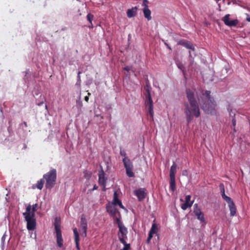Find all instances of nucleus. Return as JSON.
<instances>
[{
	"instance_id": "nucleus-45",
	"label": "nucleus",
	"mask_w": 250,
	"mask_h": 250,
	"mask_svg": "<svg viewBox=\"0 0 250 250\" xmlns=\"http://www.w3.org/2000/svg\"><path fill=\"white\" fill-rule=\"evenodd\" d=\"M247 21H250V17L247 19Z\"/></svg>"
},
{
	"instance_id": "nucleus-30",
	"label": "nucleus",
	"mask_w": 250,
	"mask_h": 250,
	"mask_svg": "<svg viewBox=\"0 0 250 250\" xmlns=\"http://www.w3.org/2000/svg\"><path fill=\"white\" fill-rule=\"evenodd\" d=\"M116 218V222L118 224V227H119V226L121 225H123L124 224H123V223L121 221L120 219L119 218H118L116 216L115 217Z\"/></svg>"
},
{
	"instance_id": "nucleus-5",
	"label": "nucleus",
	"mask_w": 250,
	"mask_h": 250,
	"mask_svg": "<svg viewBox=\"0 0 250 250\" xmlns=\"http://www.w3.org/2000/svg\"><path fill=\"white\" fill-rule=\"evenodd\" d=\"M146 101L145 104L146 107L148 109V111L149 114L150 115L151 117H153L154 112H153V101L152 98L151 97L150 92L148 89H146Z\"/></svg>"
},
{
	"instance_id": "nucleus-21",
	"label": "nucleus",
	"mask_w": 250,
	"mask_h": 250,
	"mask_svg": "<svg viewBox=\"0 0 250 250\" xmlns=\"http://www.w3.org/2000/svg\"><path fill=\"white\" fill-rule=\"evenodd\" d=\"M44 183V180L43 178L42 179H40L37 182V184L36 186H33V188H35V187H36L37 188L39 189H42L43 187V185Z\"/></svg>"
},
{
	"instance_id": "nucleus-15",
	"label": "nucleus",
	"mask_w": 250,
	"mask_h": 250,
	"mask_svg": "<svg viewBox=\"0 0 250 250\" xmlns=\"http://www.w3.org/2000/svg\"><path fill=\"white\" fill-rule=\"evenodd\" d=\"M73 232L74 234V240L76 244V247L78 250H80V247L79 246V234L76 228L73 229Z\"/></svg>"
},
{
	"instance_id": "nucleus-2",
	"label": "nucleus",
	"mask_w": 250,
	"mask_h": 250,
	"mask_svg": "<svg viewBox=\"0 0 250 250\" xmlns=\"http://www.w3.org/2000/svg\"><path fill=\"white\" fill-rule=\"evenodd\" d=\"M31 206L29 205L26 208V211L23 213V215L27 222V229L29 230H33L36 229V221L33 214H31Z\"/></svg>"
},
{
	"instance_id": "nucleus-13",
	"label": "nucleus",
	"mask_w": 250,
	"mask_h": 250,
	"mask_svg": "<svg viewBox=\"0 0 250 250\" xmlns=\"http://www.w3.org/2000/svg\"><path fill=\"white\" fill-rule=\"evenodd\" d=\"M106 208L107 212L113 217H115L117 213L120 214L119 211L118 209L115 208V206L109 205L106 207Z\"/></svg>"
},
{
	"instance_id": "nucleus-49",
	"label": "nucleus",
	"mask_w": 250,
	"mask_h": 250,
	"mask_svg": "<svg viewBox=\"0 0 250 250\" xmlns=\"http://www.w3.org/2000/svg\"><path fill=\"white\" fill-rule=\"evenodd\" d=\"M42 104V103H41L40 104H38V105H41V104Z\"/></svg>"
},
{
	"instance_id": "nucleus-4",
	"label": "nucleus",
	"mask_w": 250,
	"mask_h": 250,
	"mask_svg": "<svg viewBox=\"0 0 250 250\" xmlns=\"http://www.w3.org/2000/svg\"><path fill=\"white\" fill-rule=\"evenodd\" d=\"M43 178L46 181L45 187L47 189H51L56 184L57 179V171L52 169L45 174Z\"/></svg>"
},
{
	"instance_id": "nucleus-46",
	"label": "nucleus",
	"mask_w": 250,
	"mask_h": 250,
	"mask_svg": "<svg viewBox=\"0 0 250 250\" xmlns=\"http://www.w3.org/2000/svg\"><path fill=\"white\" fill-rule=\"evenodd\" d=\"M24 125L26 126H27V123L26 122H24Z\"/></svg>"
},
{
	"instance_id": "nucleus-37",
	"label": "nucleus",
	"mask_w": 250,
	"mask_h": 250,
	"mask_svg": "<svg viewBox=\"0 0 250 250\" xmlns=\"http://www.w3.org/2000/svg\"><path fill=\"white\" fill-rule=\"evenodd\" d=\"M118 198V194L117 193V191H114V195H113V199H117Z\"/></svg>"
},
{
	"instance_id": "nucleus-35",
	"label": "nucleus",
	"mask_w": 250,
	"mask_h": 250,
	"mask_svg": "<svg viewBox=\"0 0 250 250\" xmlns=\"http://www.w3.org/2000/svg\"><path fill=\"white\" fill-rule=\"evenodd\" d=\"M84 177L86 178H89L91 175V173L88 174L87 171L84 172Z\"/></svg>"
},
{
	"instance_id": "nucleus-32",
	"label": "nucleus",
	"mask_w": 250,
	"mask_h": 250,
	"mask_svg": "<svg viewBox=\"0 0 250 250\" xmlns=\"http://www.w3.org/2000/svg\"><path fill=\"white\" fill-rule=\"evenodd\" d=\"M148 1L147 0H144L142 3V6L144 7H148Z\"/></svg>"
},
{
	"instance_id": "nucleus-1",
	"label": "nucleus",
	"mask_w": 250,
	"mask_h": 250,
	"mask_svg": "<svg viewBox=\"0 0 250 250\" xmlns=\"http://www.w3.org/2000/svg\"><path fill=\"white\" fill-rule=\"evenodd\" d=\"M186 95L188 101L184 103V113L188 124L192 121L194 117L198 118L200 116V111L197 98L201 108L205 112L208 114H213L215 112L216 104L214 100L210 97V91H205L202 93V96L199 97L198 93L195 90L187 89Z\"/></svg>"
},
{
	"instance_id": "nucleus-17",
	"label": "nucleus",
	"mask_w": 250,
	"mask_h": 250,
	"mask_svg": "<svg viewBox=\"0 0 250 250\" xmlns=\"http://www.w3.org/2000/svg\"><path fill=\"white\" fill-rule=\"evenodd\" d=\"M193 212L197 219L200 220L201 222L203 223L205 221L204 214L200 209L193 210Z\"/></svg>"
},
{
	"instance_id": "nucleus-26",
	"label": "nucleus",
	"mask_w": 250,
	"mask_h": 250,
	"mask_svg": "<svg viewBox=\"0 0 250 250\" xmlns=\"http://www.w3.org/2000/svg\"><path fill=\"white\" fill-rule=\"evenodd\" d=\"M178 67L182 71L183 73L185 74V67L183 64L181 62H179L177 64Z\"/></svg>"
},
{
	"instance_id": "nucleus-16",
	"label": "nucleus",
	"mask_w": 250,
	"mask_h": 250,
	"mask_svg": "<svg viewBox=\"0 0 250 250\" xmlns=\"http://www.w3.org/2000/svg\"><path fill=\"white\" fill-rule=\"evenodd\" d=\"M137 10L138 7L137 6H135L131 9H128L126 12L127 17L131 18L135 17L137 15Z\"/></svg>"
},
{
	"instance_id": "nucleus-36",
	"label": "nucleus",
	"mask_w": 250,
	"mask_h": 250,
	"mask_svg": "<svg viewBox=\"0 0 250 250\" xmlns=\"http://www.w3.org/2000/svg\"><path fill=\"white\" fill-rule=\"evenodd\" d=\"M77 104L81 108L83 106L82 102L81 101H77Z\"/></svg>"
},
{
	"instance_id": "nucleus-20",
	"label": "nucleus",
	"mask_w": 250,
	"mask_h": 250,
	"mask_svg": "<svg viewBox=\"0 0 250 250\" xmlns=\"http://www.w3.org/2000/svg\"><path fill=\"white\" fill-rule=\"evenodd\" d=\"M177 165L174 162L171 166L170 169L169 177L170 178H175V174L176 173Z\"/></svg>"
},
{
	"instance_id": "nucleus-14",
	"label": "nucleus",
	"mask_w": 250,
	"mask_h": 250,
	"mask_svg": "<svg viewBox=\"0 0 250 250\" xmlns=\"http://www.w3.org/2000/svg\"><path fill=\"white\" fill-rule=\"evenodd\" d=\"M228 204V206L229 207V209L230 210V215L231 216H233L236 214V206L233 201V200L231 199L230 201H228L227 202Z\"/></svg>"
},
{
	"instance_id": "nucleus-44",
	"label": "nucleus",
	"mask_w": 250,
	"mask_h": 250,
	"mask_svg": "<svg viewBox=\"0 0 250 250\" xmlns=\"http://www.w3.org/2000/svg\"><path fill=\"white\" fill-rule=\"evenodd\" d=\"M166 45L167 46V47H168V48L169 49H170V50H171V48H170V46H168V45L167 44H166Z\"/></svg>"
},
{
	"instance_id": "nucleus-42",
	"label": "nucleus",
	"mask_w": 250,
	"mask_h": 250,
	"mask_svg": "<svg viewBox=\"0 0 250 250\" xmlns=\"http://www.w3.org/2000/svg\"><path fill=\"white\" fill-rule=\"evenodd\" d=\"M98 188V186L96 185H95L93 187V188L92 189L93 190H96Z\"/></svg>"
},
{
	"instance_id": "nucleus-25",
	"label": "nucleus",
	"mask_w": 250,
	"mask_h": 250,
	"mask_svg": "<svg viewBox=\"0 0 250 250\" xmlns=\"http://www.w3.org/2000/svg\"><path fill=\"white\" fill-rule=\"evenodd\" d=\"M38 207V204H35L32 206V207H31V214H33V215L35 216V212L37 210V208Z\"/></svg>"
},
{
	"instance_id": "nucleus-33",
	"label": "nucleus",
	"mask_w": 250,
	"mask_h": 250,
	"mask_svg": "<svg viewBox=\"0 0 250 250\" xmlns=\"http://www.w3.org/2000/svg\"><path fill=\"white\" fill-rule=\"evenodd\" d=\"M190 199L191 196L190 195H188L186 196L185 198V202H187L188 203H190Z\"/></svg>"
},
{
	"instance_id": "nucleus-12",
	"label": "nucleus",
	"mask_w": 250,
	"mask_h": 250,
	"mask_svg": "<svg viewBox=\"0 0 250 250\" xmlns=\"http://www.w3.org/2000/svg\"><path fill=\"white\" fill-rule=\"evenodd\" d=\"M134 194L137 197L139 201H143L146 198V194L145 192V189L144 188H140L135 190Z\"/></svg>"
},
{
	"instance_id": "nucleus-31",
	"label": "nucleus",
	"mask_w": 250,
	"mask_h": 250,
	"mask_svg": "<svg viewBox=\"0 0 250 250\" xmlns=\"http://www.w3.org/2000/svg\"><path fill=\"white\" fill-rule=\"evenodd\" d=\"M81 74V72L79 71L78 73V76H77V79H78L77 83H78L79 84H80L81 82V76H80Z\"/></svg>"
},
{
	"instance_id": "nucleus-10",
	"label": "nucleus",
	"mask_w": 250,
	"mask_h": 250,
	"mask_svg": "<svg viewBox=\"0 0 250 250\" xmlns=\"http://www.w3.org/2000/svg\"><path fill=\"white\" fill-rule=\"evenodd\" d=\"M224 23L229 26H235L238 23L237 20H229V15H226L222 19Z\"/></svg>"
},
{
	"instance_id": "nucleus-9",
	"label": "nucleus",
	"mask_w": 250,
	"mask_h": 250,
	"mask_svg": "<svg viewBox=\"0 0 250 250\" xmlns=\"http://www.w3.org/2000/svg\"><path fill=\"white\" fill-rule=\"evenodd\" d=\"M99 179L98 183L100 185L103 187V190H105V186L107 178L105 177V173L101 167V169L99 171L98 173Z\"/></svg>"
},
{
	"instance_id": "nucleus-22",
	"label": "nucleus",
	"mask_w": 250,
	"mask_h": 250,
	"mask_svg": "<svg viewBox=\"0 0 250 250\" xmlns=\"http://www.w3.org/2000/svg\"><path fill=\"white\" fill-rule=\"evenodd\" d=\"M170 189L172 191L176 189L175 178H170Z\"/></svg>"
},
{
	"instance_id": "nucleus-18",
	"label": "nucleus",
	"mask_w": 250,
	"mask_h": 250,
	"mask_svg": "<svg viewBox=\"0 0 250 250\" xmlns=\"http://www.w3.org/2000/svg\"><path fill=\"white\" fill-rule=\"evenodd\" d=\"M220 188H221V196H222V198L226 202H228V201H230V200H231L232 199L227 196L226 194H225V188H224V185L223 184H221L219 186Z\"/></svg>"
},
{
	"instance_id": "nucleus-41",
	"label": "nucleus",
	"mask_w": 250,
	"mask_h": 250,
	"mask_svg": "<svg viewBox=\"0 0 250 250\" xmlns=\"http://www.w3.org/2000/svg\"><path fill=\"white\" fill-rule=\"evenodd\" d=\"M84 100L86 102H88V100H89V97H88V96H86L84 97Z\"/></svg>"
},
{
	"instance_id": "nucleus-7",
	"label": "nucleus",
	"mask_w": 250,
	"mask_h": 250,
	"mask_svg": "<svg viewBox=\"0 0 250 250\" xmlns=\"http://www.w3.org/2000/svg\"><path fill=\"white\" fill-rule=\"evenodd\" d=\"M54 226L56 232L57 245L60 248H61L63 245V239L62 238L60 225L56 220L54 223Z\"/></svg>"
},
{
	"instance_id": "nucleus-3",
	"label": "nucleus",
	"mask_w": 250,
	"mask_h": 250,
	"mask_svg": "<svg viewBox=\"0 0 250 250\" xmlns=\"http://www.w3.org/2000/svg\"><path fill=\"white\" fill-rule=\"evenodd\" d=\"M120 154L121 156L124 157L123 159V162L125 168L127 176L129 178L133 177L134 173L133 172V165L132 163L129 158L126 156V154L125 150L121 149Z\"/></svg>"
},
{
	"instance_id": "nucleus-39",
	"label": "nucleus",
	"mask_w": 250,
	"mask_h": 250,
	"mask_svg": "<svg viewBox=\"0 0 250 250\" xmlns=\"http://www.w3.org/2000/svg\"><path fill=\"white\" fill-rule=\"evenodd\" d=\"M124 69V70H125L127 71H129L131 69V67H130L129 66H126L125 67Z\"/></svg>"
},
{
	"instance_id": "nucleus-43",
	"label": "nucleus",
	"mask_w": 250,
	"mask_h": 250,
	"mask_svg": "<svg viewBox=\"0 0 250 250\" xmlns=\"http://www.w3.org/2000/svg\"><path fill=\"white\" fill-rule=\"evenodd\" d=\"M151 238H149V237H147V240H146V242L147 243H149L151 240Z\"/></svg>"
},
{
	"instance_id": "nucleus-24",
	"label": "nucleus",
	"mask_w": 250,
	"mask_h": 250,
	"mask_svg": "<svg viewBox=\"0 0 250 250\" xmlns=\"http://www.w3.org/2000/svg\"><path fill=\"white\" fill-rule=\"evenodd\" d=\"M193 201H191L190 203L185 202L184 204L181 205V208L183 210H186L188 208H190L193 205Z\"/></svg>"
},
{
	"instance_id": "nucleus-40",
	"label": "nucleus",
	"mask_w": 250,
	"mask_h": 250,
	"mask_svg": "<svg viewBox=\"0 0 250 250\" xmlns=\"http://www.w3.org/2000/svg\"><path fill=\"white\" fill-rule=\"evenodd\" d=\"M153 233H152V232L149 231L148 237H149V238L152 239V238L153 237Z\"/></svg>"
},
{
	"instance_id": "nucleus-29",
	"label": "nucleus",
	"mask_w": 250,
	"mask_h": 250,
	"mask_svg": "<svg viewBox=\"0 0 250 250\" xmlns=\"http://www.w3.org/2000/svg\"><path fill=\"white\" fill-rule=\"evenodd\" d=\"M124 245V248L121 250H129L130 248V246L129 244H127L126 241H125V243H123Z\"/></svg>"
},
{
	"instance_id": "nucleus-23",
	"label": "nucleus",
	"mask_w": 250,
	"mask_h": 250,
	"mask_svg": "<svg viewBox=\"0 0 250 250\" xmlns=\"http://www.w3.org/2000/svg\"><path fill=\"white\" fill-rule=\"evenodd\" d=\"M113 204L114 206L118 205L121 208L125 209V207L123 205L121 200H120L118 198L113 199Z\"/></svg>"
},
{
	"instance_id": "nucleus-38",
	"label": "nucleus",
	"mask_w": 250,
	"mask_h": 250,
	"mask_svg": "<svg viewBox=\"0 0 250 250\" xmlns=\"http://www.w3.org/2000/svg\"><path fill=\"white\" fill-rule=\"evenodd\" d=\"M196 209H200V208H198V205L197 204H195L193 205V210H195Z\"/></svg>"
},
{
	"instance_id": "nucleus-27",
	"label": "nucleus",
	"mask_w": 250,
	"mask_h": 250,
	"mask_svg": "<svg viewBox=\"0 0 250 250\" xmlns=\"http://www.w3.org/2000/svg\"><path fill=\"white\" fill-rule=\"evenodd\" d=\"M157 229V228L156 227L155 224H153L149 231L152 232V233L153 234H155L156 233Z\"/></svg>"
},
{
	"instance_id": "nucleus-11",
	"label": "nucleus",
	"mask_w": 250,
	"mask_h": 250,
	"mask_svg": "<svg viewBox=\"0 0 250 250\" xmlns=\"http://www.w3.org/2000/svg\"><path fill=\"white\" fill-rule=\"evenodd\" d=\"M178 45H182L188 49H190L193 51L195 50L194 45L189 41L183 39L180 40L178 42Z\"/></svg>"
},
{
	"instance_id": "nucleus-34",
	"label": "nucleus",
	"mask_w": 250,
	"mask_h": 250,
	"mask_svg": "<svg viewBox=\"0 0 250 250\" xmlns=\"http://www.w3.org/2000/svg\"><path fill=\"white\" fill-rule=\"evenodd\" d=\"M232 125H233V127L235 128V126L236 125V120H235V119L234 117H233L232 118ZM234 131H236V130H235V128H234Z\"/></svg>"
},
{
	"instance_id": "nucleus-47",
	"label": "nucleus",
	"mask_w": 250,
	"mask_h": 250,
	"mask_svg": "<svg viewBox=\"0 0 250 250\" xmlns=\"http://www.w3.org/2000/svg\"><path fill=\"white\" fill-rule=\"evenodd\" d=\"M90 95H91V93H89V92H88V96H90Z\"/></svg>"
},
{
	"instance_id": "nucleus-28",
	"label": "nucleus",
	"mask_w": 250,
	"mask_h": 250,
	"mask_svg": "<svg viewBox=\"0 0 250 250\" xmlns=\"http://www.w3.org/2000/svg\"><path fill=\"white\" fill-rule=\"evenodd\" d=\"M87 20H88V21H89V22L91 24V25H92V21L93 19V15L90 13H89L87 14Z\"/></svg>"
},
{
	"instance_id": "nucleus-48",
	"label": "nucleus",
	"mask_w": 250,
	"mask_h": 250,
	"mask_svg": "<svg viewBox=\"0 0 250 250\" xmlns=\"http://www.w3.org/2000/svg\"><path fill=\"white\" fill-rule=\"evenodd\" d=\"M189 56H191V53H190V51H189Z\"/></svg>"
},
{
	"instance_id": "nucleus-19",
	"label": "nucleus",
	"mask_w": 250,
	"mask_h": 250,
	"mask_svg": "<svg viewBox=\"0 0 250 250\" xmlns=\"http://www.w3.org/2000/svg\"><path fill=\"white\" fill-rule=\"evenodd\" d=\"M143 11L144 17L148 21H150L151 19V11L148 9V7H144Z\"/></svg>"
},
{
	"instance_id": "nucleus-6",
	"label": "nucleus",
	"mask_w": 250,
	"mask_h": 250,
	"mask_svg": "<svg viewBox=\"0 0 250 250\" xmlns=\"http://www.w3.org/2000/svg\"><path fill=\"white\" fill-rule=\"evenodd\" d=\"M80 226L81 229L80 231L81 235L82 237L84 238L86 236V231L87 229V222L85 215L84 214H82L81 216Z\"/></svg>"
},
{
	"instance_id": "nucleus-8",
	"label": "nucleus",
	"mask_w": 250,
	"mask_h": 250,
	"mask_svg": "<svg viewBox=\"0 0 250 250\" xmlns=\"http://www.w3.org/2000/svg\"><path fill=\"white\" fill-rule=\"evenodd\" d=\"M118 228L119 229L118 233L119 240L122 243H125V239L127 238V234L128 233L127 228L124 225L119 226Z\"/></svg>"
}]
</instances>
